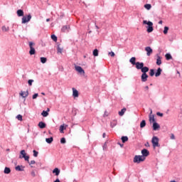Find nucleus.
<instances>
[{"label": "nucleus", "instance_id": "obj_9", "mask_svg": "<svg viewBox=\"0 0 182 182\" xmlns=\"http://www.w3.org/2000/svg\"><path fill=\"white\" fill-rule=\"evenodd\" d=\"M145 50H146V55L148 56H150L151 55V53H153V49H151V47H150V46L146 47Z\"/></svg>", "mask_w": 182, "mask_h": 182}, {"label": "nucleus", "instance_id": "obj_57", "mask_svg": "<svg viewBox=\"0 0 182 182\" xmlns=\"http://www.w3.org/2000/svg\"><path fill=\"white\" fill-rule=\"evenodd\" d=\"M48 112H50V109L48 108L46 110V112L48 113Z\"/></svg>", "mask_w": 182, "mask_h": 182}, {"label": "nucleus", "instance_id": "obj_15", "mask_svg": "<svg viewBox=\"0 0 182 182\" xmlns=\"http://www.w3.org/2000/svg\"><path fill=\"white\" fill-rule=\"evenodd\" d=\"M73 96L74 97H79V92L77 90L73 88Z\"/></svg>", "mask_w": 182, "mask_h": 182}, {"label": "nucleus", "instance_id": "obj_54", "mask_svg": "<svg viewBox=\"0 0 182 182\" xmlns=\"http://www.w3.org/2000/svg\"><path fill=\"white\" fill-rule=\"evenodd\" d=\"M159 25H163V21H159Z\"/></svg>", "mask_w": 182, "mask_h": 182}, {"label": "nucleus", "instance_id": "obj_60", "mask_svg": "<svg viewBox=\"0 0 182 182\" xmlns=\"http://www.w3.org/2000/svg\"><path fill=\"white\" fill-rule=\"evenodd\" d=\"M145 89L149 90V86H146V87H145Z\"/></svg>", "mask_w": 182, "mask_h": 182}, {"label": "nucleus", "instance_id": "obj_21", "mask_svg": "<svg viewBox=\"0 0 182 182\" xmlns=\"http://www.w3.org/2000/svg\"><path fill=\"white\" fill-rule=\"evenodd\" d=\"M149 67H142L141 69V72L142 73H147V72H149Z\"/></svg>", "mask_w": 182, "mask_h": 182}, {"label": "nucleus", "instance_id": "obj_55", "mask_svg": "<svg viewBox=\"0 0 182 182\" xmlns=\"http://www.w3.org/2000/svg\"><path fill=\"white\" fill-rule=\"evenodd\" d=\"M102 137H103V139H105L106 137V133H103Z\"/></svg>", "mask_w": 182, "mask_h": 182}, {"label": "nucleus", "instance_id": "obj_46", "mask_svg": "<svg viewBox=\"0 0 182 182\" xmlns=\"http://www.w3.org/2000/svg\"><path fill=\"white\" fill-rule=\"evenodd\" d=\"M31 176H32L33 177H36V173H35V171H32L31 172Z\"/></svg>", "mask_w": 182, "mask_h": 182}, {"label": "nucleus", "instance_id": "obj_37", "mask_svg": "<svg viewBox=\"0 0 182 182\" xmlns=\"http://www.w3.org/2000/svg\"><path fill=\"white\" fill-rule=\"evenodd\" d=\"M51 39L53 41H54V42H57L58 41V37L56 36H55V34L51 35Z\"/></svg>", "mask_w": 182, "mask_h": 182}, {"label": "nucleus", "instance_id": "obj_5", "mask_svg": "<svg viewBox=\"0 0 182 182\" xmlns=\"http://www.w3.org/2000/svg\"><path fill=\"white\" fill-rule=\"evenodd\" d=\"M31 19H32V16L31 14H28V16H24L21 19V23H28V22H29Z\"/></svg>", "mask_w": 182, "mask_h": 182}, {"label": "nucleus", "instance_id": "obj_10", "mask_svg": "<svg viewBox=\"0 0 182 182\" xmlns=\"http://www.w3.org/2000/svg\"><path fill=\"white\" fill-rule=\"evenodd\" d=\"M149 78V75L147 73H142L141 76V82H147V79Z\"/></svg>", "mask_w": 182, "mask_h": 182}, {"label": "nucleus", "instance_id": "obj_29", "mask_svg": "<svg viewBox=\"0 0 182 182\" xmlns=\"http://www.w3.org/2000/svg\"><path fill=\"white\" fill-rule=\"evenodd\" d=\"M165 58H166V60H170V59H173V57L171 56V54H170V53H166L165 55Z\"/></svg>", "mask_w": 182, "mask_h": 182}, {"label": "nucleus", "instance_id": "obj_23", "mask_svg": "<svg viewBox=\"0 0 182 182\" xmlns=\"http://www.w3.org/2000/svg\"><path fill=\"white\" fill-rule=\"evenodd\" d=\"M126 108H123L122 109H121V111L118 112L119 116H124V113H126Z\"/></svg>", "mask_w": 182, "mask_h": 182}, {"label": "nucleus", "instance_id": "obj_45", "mask_svg": "<svg viewBox=\"0 0 182 182\" xmlns=\"http://www.w3.org/2000/svg\"><path fill=\"white\" fill-rule=\"evenodd\" d=\"M28 83L29 86H32V83H33V80H28Z\"/></svg>", "mask_w": 182, "mask_h": 182}, {"label": "nucleus", "instance_id": "obj_3", "mask_svg": "<svg viewBox=\"0 0 182 182\" xmlns=\"http://www.w3.org/2000/svg\"><path fill=\"white\" fill-rule=\"evenodd\" d=\"M159 137L153 136L152 139H151V143H152L153 147H154V148L160 147V144H159Z\"/></svg>", "mask_w": 182, "mask_h": 182}, {"label": "nucleus", "instance_id": "obj_56", "mask_svg": "<svg viewBox=\"0 0 182 182\" xmlns=\"http://www.w3.org/2000/svg\"><path fill=\"white\" fill-rule=\"evenodd\" d=\"M54 182H60V181L59 180V178H57Z\"/></svg>", "mask_w": 182, "mask_h": 182}, {"label": "nucleus", "instance_id": "obj_53", "mask_svg": "<svg viewBox=\"0 0 182 182\" xmlns=\"http://www.w3.org/2000/svg\"><path fill=\"white\" fill-rule=\"evenodd\" d=\"M145 146H146V147H150V144H149V142H146L145 144Z\"/></svg>", "mask_w": 182, "mask_h": 182}, {"label": "nucleus", "instance_id": "obj_43", "mask_svg": "<svg viewBox=\"0 0 182 182\" xmlns=\"http://www.w3.org/2000/svg\"><path fill=\"white\" fill-rule=\"evenodd\" d=\"M34 157H36L38 154H39V152H38L36 150L33 151Z\"/></svg>", "mask_w": 182, "mask_h": 182}, {"label": "nucleus", "instance_id": "obj_8", "mask_svg": "<svg viewBox=\"0 0 182 182\" xmlns=\"http://www.w3.org/2000/svg\"><path fill=\"white\" fill-rule=\"evenodd\" d=\"M135 66L138 70H141V68L144 66V63L136 62Z\"/></svg>", "mask_w": 182, "mask_h": 182}, {"label": "nucleus", "instance_id": "obj_63", "mask_svg": "<svg viewBox=\"0 0 182 182\" xmlns=\"http://www.w3.org/2000/svg\"><path fill=\"white\" fill-rule=\"evenodd\" d=\"M153 113V111L151 110V114Z\"/></svg>", "mask_w": 182, "mask_h": 182}, {"label": "nucleus", "instance_id": "obj_59", "mask_svg": "<svg viewBox=\"0 0 182 182\" xmlns=\"http://www.w3.org/2000/svg\"><path fill=\"white\" fill-rule=\"evenodd\" d=\"M95 28H96V29H99V26L97 25H95Z\"/></svg>", "mask_w": 182, "mask_h": 182}, {"label": "nucleus", "instance_id": "obj_24", "mask_svg": "<svg viewBox=\"0 0 182 182\" xmlns=\"http://www.w3.org/2000/svg\"><path fill=\"white\" fill-rule=\"evenodd\" d=\"M46 143H48V144H50L52 143V141H53V137H50V138H46Z\"/></svg>", "mask_w": 182, "mask_h": 182}, {"label": "nucleus", "instance_id": "obj_13", "mask_svg": "<svg viewBox=\"0 0 182 182\" xmlns=\"http://www.w3.org/2000/svg\"><path fill=\"white\" fill-rule=\"evenodd\" d=\"M20 95L23 97H28L29 96V92L28 91H21Z\"/></svg>", "mask_w": 182, "mask_h": 182}, {"label": "nucleus", "instance_id": "obj_2", "mask_svg": "<svg viewBox=\"0 0 182 182\" xmlns=\"http://www.w3.org/2000/svg\"><path fill=\"white\" fill-rule=\"evenodd\" d=\"M146 160V158L144 156H142L141 155H136L134 157L133 162L136 163V164H140L142 161H144Z\"/></svg>", "mask_w": 182, "mask_h": 182}, {"label": "nucleus", "instance_id": "obj_36", "mask_svg": "<svg viewBox=\"0 0 182 182\" xmlns=\"http://www.w3.org/2000/svg\"><path fill=\"white\" fill-rule=\"evenodd\" d=\"M3 32H8L9 31V27H6L5 26H3L1 28Z\"/></svg>", "mask_w": 182, "mask_h": 182}, {"label": "nucleus", "instance_id": "obj_50", "mask_svg": "<svg viewBox=\"0 0 182 182\" xmlns=\"http://www.w3.org/2000/svg\"><path fill=\"white\" fill-rule=\"evenodd\" d=\"M38 93H36L33 95V99H36V97H38Z\"/></svg>", "mask_w": 182, "mask_h": 182}, {"label": "nucleus", "instance_id": "obj_20", "mask_svg": "<svg viewBox=\"0 0 182 182\" xmlns=\"http://www.w3.org/2000/svg\"><path fill=\"white\" fill-rule=\"evenodd\" d=\"M57 52L58 53H62L63 52V47H60V44L57 46Z\"/></svg>", "mask_w": 182, "mask_h": 182}, {"label": "nucleus", "instance_id": "obj_1", "mask_svg": "<svg viewBox=\"0 0 182 182\" xmlns=\"http://www.w3.org/2000/svg\"><path fill=\"white\" fill-rule=\"evenodd\" d=\"M144 25H148L146 27L147 30L146 31L148 33H151V32H153L154 28H153V22L151 21H147L146 20H144L143 21Z\"/></svg>", "mask_w": 182, "mask_h": 182}, {"label": "nucleus", "instance_id": "obj_47", "mask_svg": "<svg viewBox=\"0 0 182 182\" xmlns=\"http://www.w3.org/2000/svg\"><path fill=\"white\" fill-rule=\"evenodd\" d=\"M35 163H36V162L34 160L31 161L30 162L28 161L29 166H32V164H35Z\"/></svg>", "mask_w": 182, "mask_h": 182}, {"label": "nucleus", "instance_id": "obj_49", "mask_svg": "<svg viewBox=\"0 0 182 182\" xmlns=\"http://www.w3.org/2000/svg\"><path fill=\"white\" fill-rule=\"evenodd\" d=\"M157 116H160V117H163V113L161 112H156Z\"/></svg>", "mask_w": 182, "mask_h": 182}, {"label": "nucleus", "instance_id": "obj_6", "mask_svg": "<svg viewBox=\"0 0 182 182\" xmlns=\"http://www.w3.org/2000/svg\"><path fill=\"white\" fill-rule=\"evenodd\" d=\"M75 70L78 72V73H80V75H85V70L79 65L75 66Z\"/></svg>", "mask_w": 182, "mask_h": 182}, {"label": "nucleus", "instance_id": "obj_14", "mask_svg": "<svg viewBox=\"0 0 182 182\" xmlns=\"http://www.w3.org/2000/svg\"><path fill=\"white\" fill-rule=\"evenodd\" d=\"M156 58V65L160 66V65H161V57L157 54Z\"/></svg>", "mask_w": 182, "mask_h": 182}, {"label": "nucleus", "instance_id": "obj_33", "mask_svg": "<svg viewBox=\"0 0 182 182\" xmlns=\"http://www.w3.org/2000/svg\"><path fill=\"white\" fill-rule=\"evenodd\" d=\"M140 127H141V129H143V127H146V120H142L141 122Z\"/></svg>", "mask_w": 182, "mask_h": 182}, {"label": "nucleus", "instance_id": "obj_17", "mask_svg": "<svg viewBox=\"0 0 182 182\" xmlns=\"http://www.w3.org/2000/svg\"><path fill=\"white\" fill-rule=\"evenodd\" d=\"M161 72H163V70H161L160 68H159L155 73L156 77H159L160 75H161Z\"/></svg>", "mask_w": 182, "mask_h": 182}, {"label": "nucleus", "instance_id": "obj_40", "mask_svg": "<svg viewBox=\"0 0 182 182\" xmlns=\"http://www.w3.org/2000/svg\"><path fill=\"white\" fill-rule=\"evenodd\" d=\"M149 76H154V69H151L149 71Z\"/></svg>", "mask_w": 182, "mask_h": 182}, {"label": "nucleus", "instance_id": "obj_18", "mask_svg": "<svg viewBox=\"0 0 182 182\" xmlns=\"http://www.w3.org/2000/svg\"><path fill=\"white\" fill-rule=\"evenodd\" d=\"M53 173L55 174V176H59V174H60V170L58 168H55L53 170Z\"/></svg>", "mask_w": 182, "mask_h": 182}, {"label": "nucleus", "instance_id": "obj_61", "mask_svg": "<svg viewBox=\"0 0 182 182\" xmlns=\"http://www.w3.org/2000/svg\"><path fill=\"white\" fill-rule=\"evenodd\" d=\"M41 95H43V96H45V92H41Z\"/></svg>", "mask_w": 182, "mask_h": 182}, {"label": "nucleus", "instance_id": "obj_35", "mask_svg": "<svg viewBox=\"0 0 182 182\" xmlns=\"http://www.w3.org/2000/svg\"><path fill=\"white\" fill-rule=\"evenodd\" d=\"M144 6L148 11H150V9H151V4H145Z\"/></svg>", "mask_w": 182, "mask_h": 182}, {"label": "nucleus", "instance_id": "obj_7", "mask_svg": "<svg viewBox=\"0 0 182 182\" xmlns=\"http://www.w3.org/2000/svg\"><path fill=\"white\" fill-rule=\"evenodd\" d=\"M141 156L146 159V157H147L150 154V152L149 151V150L144 149L141 150Z\"/></svg>", "mask_w": 182, "mask_h": 182}, {"label": "nucleus", "instance_id": "obj_41", "mask_svg": "<svg viewBox=\"0 0 182 182\" xmlns=\"http://www.w3.org/2000/svg\"><path fill=\"white\" fill-rule=\"evenodd\" d=\"M60 143L61 144H65L66 143V139L65 137L61 138Z\"/></svg>", "mask_w": 182, "mask_h": 182}, {"label": "nucleus", "instance_id": "obj_30", "mask_svg": "<svg viewBox=\"0 0 182 182\" xmlns=\"http://www.w3.org/2000/svg\"><path fill=\"white\" fill-rule=\"evenodd\" d=\"M130 63H132V65H136V58L135 57H132L131 58V59L129 60Z\"/></svg>", "mask_w": 182, "mask_h": 182}, {"label": "nucleus", "instance_id": "obj_48", "mask_svg": "<svg viewBox=\"0 0 182 182\" xmlns=\"http://www.w3.org/2000/svg\"><path fill=\"white\" fill-rule=\"evenodd\" d=\"M109 55H110V56H112V58H114V52L111 51V52L109 53Z\"/></svg>", "mask_w": 182, "mask_h": 182}, {"label": "nucleus", "instance_id": "obj_19", "mask_svg": "<svg viewBox=\"0 0 182 182\" xmlns=\"http://www.w3.org/2000/svg\"><path fill=\"white\" fill-rule=\"evenodd\" d=\"M66 127H68V125H65L63 124V125L60 126V133H64L63 130H66Z\"/></svg>", "mask_w": 182, "mask_h": 182}, {"label": "nucleus", "instance_id": "obj_22", "mask_svg": "<svg viewBox=\"0 0 182 182\" xmlns=\"http://www.w3.org/2000/svg\"><path fill=\"white\" fill-rule=\"evenodd\" d=\"M38 127H40V129H45V127H46V124L43 122H40L38 123Z\"/></svg>", "mask_w": 182, "mask_h": 182}, {"label": "nucleus", "instance_id": "obj_32", "mask_svg": "<svg viewBox=\"0 0 182 182\" xmlns=\"http://www.w3.org/2000/svg\"><path fill=\"white\" fill-rule=\"evenodd\" d=\"M93 56H99V50L95 49L92 52Z\"/></svg>", "mask_w": 182, "mask_h": 182}, {"label": "nucleus", "instance_id": "obj_34", "mask_svg": "<svg viewBox=\"0 0 182 182\" xmlns=\"http://www.w3.org/2000/svg\"><path fill=\"white\" fill-rule=\"evenodd\" d=\"M9 173H11V168H9V167H6L4 168V173L5 174H9Z\"/></svg>", "mask_w": 182, "mask_h": 182}, {"label": "nucleus", "instance_id": "obj_12", "mask_svg": "<svg viewBox=\"0 0 182 182\" xmlns=\"http://www.w3.org/2000/svg\"><path fill=\"white\" fill-rule=\"evenodd\" d=\"M15 170L16 171H25V166L18 165V166H16Z\"/></svg>", "mask_w": 182, "mask_h": 182}, {"label": "nucleus", "instance_id": "obj_62", "mask_svg": "<svg viewBox=\"0 0 182 182\" xmlns=\"http://www.w3.org/2000/svg\"><path fill=\"white\" fill-rule=\"evenodd\" d=\"M119 145L121 146V147H123V144H119Z\"/></svg>", "mask_w": 182, "mask_h": 182}, {"label": "nucleus", "instance_id": "obj_31", "mask_svg": "<svg viewBox=\"0 0 182 182\" xmlns=\"http://www.w3.org/2000/svg\"><path fill=\"white\" fill-rule=\"evenodd\" d=\"M19 159H24L26 161H28V163L29 162V156H22L20 155Z\"/></svg>", "mask_w": 182, "mask_h": 182}, {"label": "nucleus", "instance_id": "obj_27", "mask_svg": "<svg viewBox=\"0 0 182 182\" xmlns=\"http://www.w3.org/2000/svg\"><path fill=\"white\" fill-rule=\"evenodd\" d=\"M149 122L150 123L153 122H156V119H154V115H149Z\"/></svg>", "mask_w": 182, "mask_h": 182}, {"label": "nucleus", "instance_id": "obj_28", "mask_svg": "<svg viewBox=\"0 0 182 182\" xmlns=\"http://www.w3.org/2000/svg\"><path fill=\"white\" fill-rule=\"evenodd\" d=\"M121 139L122 143H126V141H129V137H127V136H122Z\"/></svg>", "mask_w": 182, "mask_h": 182}, {"label": "nucleus", "instance_id": "obj_52", "mask_svg": "<svg viewBox=\"0 0 182 182\" xmlns=\"http://www.w3.org/2000/svg\"><path fill=\"white\" fill-rule=\"evenodd\" d=\"M107 116H109V114H107V111H105L104 113V117H107Z\"/></svg>", "mask_w": 182, "mask_h": 182}, {"label": "nucleus", "instance_id": "obj_42", "mask_svg": "<svg viewBox=\"0 0 182 182\" xmlns=\"http://www.w3.org/2000/svg\"><path fill=\"white\" fill-rule=\"evenodd\" d=\"M20 153L22 156L21 157H25V156H26V152H25V150H21Z\"/></svg>", "mask_w": 182, "mask_h": 182}, {"label": "nucleus", "instance_id": "obj_11", "mask_svg": "<svg viewBox=\"0 0 182 182\" xmlns=\"http://www.w3.org/2000/svg\"><path fill=\"white\" fill-rule=\"evenodd\" d=\"M69 31H70V26H64L61 28L63 32H69Z\"/></svg>", "mask_w": 182, "mask_h": 182}, {"label": "nucleus", "instance_id": "obj_16", "mask_svg": "<svg viewBox=\"0 0 182 182\" xmlns=\"http://www.w3.org/2000/svg\"><path fill=\"white\" fill-rule=\"evenodd\" d=\"M160 129V125L157 122H154L153 123V130H159Z\"/></svg>", "mask_w": 182, "mask_h": 182}, {"label": "nucleus", "instance_id": "obj_39", "mask_svg": "<svg viewBox=\"0 0 182 182\" xmlns=\"http://www.w3.org/2000/svg\"><path fill=\"white\" fill-rule=\"evenodd\" d=\"M164 35H167V33H168V27H167V26L164 27Z\"/></svg>", "mask_w": 182, "mask_h": 182}, {"label": "nucleus", "instance_id": "obj_51", "mask_svg": "<svg viewBox=\"0 0 182 182\" xmlns=\"http://www.w3.org/2000/svg\"><path fill=\"white\" fill-rule=\"evenodd\" d=\"M171 140H174L176 139V136L173 135V134H171Z\"/></svg>", "mask_w": 182, "mask_h": 182}, {"label": "nucleus", "instance_id": "obj_26", "mask_svg": "<svg viewBox=\"0 0 182 182\" xmlns=\"http://www.w3.org/2000/svg\"><path fill=\"white\" fill-rule=\"evenodd\" d=\"M41 116L43 117H48V116H49V112H47L46 111L43 110L41 113Z\"/></svg>", "mask_w": 182, "mask_h": 182}, {"label": "nucleus", "instance_id": "obj_4", "mask_svg": "<svg viewBox=\"0 0 182 182\" xmlns=\"http://www.w3.org/2000/svg\"><path fill=\"white\" fill-rule=\"evenodd\" d=\"M28 45L30 48L29 54L31 55H35V53H36V50H35V48H33L35 43H33V42H29Z\"/></svg>", "mask_w": 182, "mask_h": 182}, {"label": "nucleus", "instance_id": "obj_25", "mask_svg": "<svg viewBox=\"0 0 182 182\" xmlns=\"http://www.w3.org/2000/svg\"><path fill=\"white\" fill-rule=\"evenodd\" d=\"M17 15H18V16H23V10L18 9L17 11Z\"/></svg>", "mask_w": 182, "mask_h": 182}, {"label": "nucleus", "instance_id": "obj_38", "mask_svg": "<svg viewBox=\"0 0 182 182\" xmlns=\"http://www.w3.org/2000/svg\"><path fill=\"white\" fill-rule=\"evenodd\" d=\"M40 59H41V63H46V61L48 60V59L45 57H41Z\"/></svg>", "mask_w": 182, "mask_h": 182}, {"label": "nucleus", "instance_id": "obj_58", "mask_svg": "<svg viewBox=\"0 0 182 182\" xmlns=\"http://www.w3.org/2000/svg\"><path fill=\"white\" fill-rule=\"evenodd\" d=\"M50 21V18H47L46 22H49Z\"/></svg>", "mask_w": 182, "mask_h": 182}, {"label": "nucleus", "instance_id": "obj_44", "mask_svg": "<svg viewBox=\"0 0 182 182\" xmlns=\"http://www.w3.org/2000/svg\"><path fill=\"white\" fill-rule=\"evenodd\" d=\"M16 117H17L18 120H20V122H22V115L18 114V115H17Z\"/></svg>", "mask_w": 182, "mask_h": 182}]
</instances>
